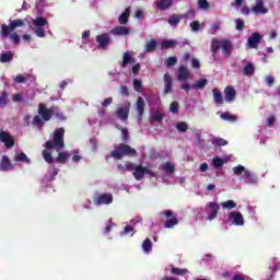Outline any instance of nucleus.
<instances>
[{
    "mask_svg": "<svg viewBox=\"0 0 280 280\" xmlns=\"http://www.w3.org/2000/svg\"><path fill=\"white\" fill-rule=\"evenodd\" d=\"M18 27H25V21L21 20V19H16L10 22V24H2L1 25V36L2 38H8V36L10 37V39L15 44L19 45V43H21V36H19L16 33H13L14 30H16ZM11 34V35H10Z\"/></svg>",
    "mask_w": 280,
    "mask_h": 280,
    "instance_id": "1",
    "label": "nucleus"
},
{
    "mask_svg": "<svg viewBox=\"0 0 280 280\" xmlns=\"http://www.w3.org/2000/svg\"><path fill=\"white\" fill-rule=\"evenodd\" d=\"M37 114L33 118V125L36 128H43L45 126V121H51V117H54V108H47L45 104L39 103L37 106Z\"/></svg>",
    "mask_w": 280,
    "mask_h": 280,
    "instance_id": "2",
    "label": "nucleus"
},
{
    "mask_svg": "<svg viewBox=\"0 0 280 280\" xmlns=\"http://www.w3.org/2000/svg\"><path fill=\"white\" fill-rule=\"evenodd\" d=\"M138 152L132 149L129 144L119 143L117 150L110 152V156L116 159V161H121L124 156H138Z\"/></svg>",
    "mask_w": 280,
    "mask_h": 280,
    "instance_id": "3",
    "label": "nucleus"
},
{
    "mask_svg": "<svg viewBox=\"0 0 280 280\" xmlns=\"http://www.w3.org/2000/svg\"><path fill=\"white\" fill-rule=\"evenodd\" d=\"M47 150H51L52 148H59L62 150L65 148V128L60 127L54 131L52 141L48 140L45 144Z\"/></svg>",
    "mask_w": 280,
    "mask_h": 280,
    "instance_id": "4",
    "label": "nucleus"
},
{
    "mask_svg": "<svg viewBox=\"0 0 280 280\" xmlns=\"http://www.w3.org/2000/svg\"><path fill=\"white\" fill-rule=\"evenodd\" d=\"M189 16H196V10L189 9L185 14H172L168 18L167 23L171 27H178L180 21H183V19H189Z\"/></svg>",
    "mask_w": 280,
    "mask_h": 280,
    "instance_id": "5",
    "label": "nucleus"
},
{
    "mask_svg": "<svg viewBox=\"0 0 280 280\" xmlns=\"http://www.w3.org/2000/svg\"><path fill=\"white\" fill-rule=\"evenodd\" d=\"M205 211L208 213L207 220H215L220 211V203L210 201L207 203Z\"/></svg>",
    "mask_w": 280,
    "mask_h": 280,
    "instance_id": "6",
    "label": "nucleus"
},
{
    "mask_svg": "<svg viewBox=\"0 0 280 280\" xmlns=\"http://www.w3.org/2000/svg\"><path fill=\"white\" fill-rule=\"evenodd\" d=\"M145 174H149V176H154V172H152L150 168L143 165H137L136 171H133V178H136V180H143V178H145Z\"/></svg>",
    "mask_w": 280,
    "mask_h": 280,
    "instance_id": "7",
    "label": "nucleus"
},
{
    "mask_svg": "<svg viewBox=\"0 0 280 280\" xmlns=\"http://www.w3.org/2000/svg\"><path fill=\"white\" fill-rule=\"evenodd\" d=\"M94 205L102 207V205H112L113 194L104 192L93 198Z\"/></svg>",
    "mask_w": 280,
    "mask_h": 280,
    "instance_id": "8",
    "label": "nucleus"
},
{
    "mask_svg": "<svg viewBox=\"0 0 280 280\" xmlns=\"http://www.w3.org/2000/svg\"><path fill=\"white\" fill-rule=\"evenodd\" d=\"M96 43L100 49H106L110 45V35L103 33L96 36Z\"/></svg>",
    "mask_w": 280,
    "mask_h": 280,
    "instance_id": "9",
    "label": "nucleus"
},
{
    "mask_svg": "<svg viewBox=\"0 0 280 280\" xmlns=\"http://www.w3.org/2000/svg\"><path fill=\"white\" fill-rule=\"evenodd\" d=\"M259 43H261V34L257 32L252 33L247 40L248 47H250V49H257V47H259Z\"/></svg>",
    "mask_w": 280,
    "mask_h": 280,
    "instance_id": "10",
    "label": "nucleus"
},
{
    "mask_svg": "<svg viewBox=\"0 0 280 280\" xmlns=\"http://www.w3.org/2000/svg\"><path fill=\"white\" fill-rule=\"evenodd\" d=\"M130 114V103L128 105L121 106L117 109L116 115L121 121H128V115Z\"/></svg>",
    "mask_w": 280,
    "mask_h": 280,
    "instance_id": "11",
    "label": "nucleus"
},
{
    "mask_svg": "<svg viewBox=\"0 0 280 280\" xmlns=\"http://www.w3.org/2000/svg\"><path fill=\"white\" fill-rule=\"evenodd\" d=\"M0 141L4 143L5 148H14V138L7 131H0Z\"/></svg>",
    "mask_w": 280,
    "mask_h": 280,
    "instance_id": "12",
    "label": "nucleus"
},
{
    "mask_svg": "<svg viewBox=\"0 0 280 280\" xmlns=\"http://www.w3.org/2000/svg\"><path fill=\"white\" fill-rule=\"evenodd\" d=\"M224 95L225 102H228V104H231V102H235V97H237V92L235 91V88L228 85L224 89Z\"/></svg>",
    "mask_w": 280,
    "mask_h": 280,
    "instance_id": "13",
    "label": "nucleus"
},
{
    "mask_svg": "<svg viewBox=\"0 0 280 280\" xmlns=\"http://www.w3.org/2000/svg\"><path fill=\"white\" fill-rule=\"evenodd\" d=\"M222 54L225 58H229L233 54V44L229 39L221 40Z\"/></svg>",
    "mask_w": 280,
    "mask_h": 280,
    "instance_id": "14",
    "label": "nucleus"
},
{
    "mask_svg": "<svg viewBox=\"0 0 280 280\" xmlns=\"http://www.w3.org/2000/svg\"><path fill=\"white\" fill-rule=\"evenodd\" d=\"M254 14H268V9L264 5V0H257L256 4L252 8Z\"/></svg>",
    "mask_w": 280,
    "mask_h": 280,
    "instance_id": "15",
    "label": "nucleus"
},
{
    "mask_svg": "<svg viewBox=\"0 0 280 280\" xmlns=\"http://www.w3.org/2000/svg\"><path fill=\"white\" fill-rule=\"evenodd\" d=\"M10 170H14V165L12 164L8 155H3L0 161V172H8Z\"/></svg>",
    "mask_w": 280,
    "mask_h": 280,
    "instance_id": "16",
    "label": "nucleus"
},
{
    "mask_svg": "<svg viewBox=\"0 0 280 280\" xmlns=\"http://www.w3.org/2000/svg\"><path fill=\"white\" fill-rule=\"evenodd\" d=\"M137 62V59L132 57V54L129 51H126L122 56V62L120 65L121 69H126L128 65H135Z\"/></svg>",
    "mask_w": 280,
    "mask_h": 280,
    "instance_id": "17",
    "label": "nucleus"
},
{
    "mask_svg": "<svg viewBox=\"0 0 280 280\" xmlns=\"http://www.w3.org/2000/svg\"><path fill=\"white\" fill-rule=\"evenodd\" d=\"M113 36H128L130 34V28L126 26H116L110 30Z\"/></svg>",
    "mask_w": 280,
    "mask_h": 280,
    "instance_id": "18",
    "label": "nucleus"
},
{
    "mask_svg": "<svg viewBox=\"0 0 280 280\" xmlns=\"http://www.w3.org/2000/svg\"><path fill=\"white\" fill-rule=\"evenodd\" d=\"M173 82H174V79L172 78V75H170V73H165L164 74V90H163L164 95H167V93H172Z\"/></svg>",
    "mask_w": 280,
    "mask_h": 280,
    "instance_id": "19",
    "label": "nucleus"
},
{
    "mask_svg": "<svg viewBox=\"0 0 280 280\" xmlns=\"http://www.w3.org/2000/svg\"><path fill=\"white\" fill-rule=\"evenodd\" d=\"M177 80L179 82H187L189 80V70L185 66L178 68Z\"/></svg>",
    "mask_w": 280,
    "mask_h": 280,
    "instance_id": "20",
    "label": "nucleus"
},
{
    "mask_svg": "<svg viewBox=\"0 0 280 280\" xmlns=\"http://www.w3.org/2000/svg\"><path fill=\"white\" fill-rule=\"evenodd\" d=\"M212 95L217 106H222V104H224V97L222 96V92L218 88L212 89Z\"/></svg>",
    "mask_w": 280,
    "mask_h": 280,
    "instance_id": "21",
    "label": "nucleus"
},
{
    "mask_svg": "<svg viewBox=\"0 0 280 280\" xmlns=\"http://www.w3.org/2000/svg\"><path fill=\"white\" fill-rule=\"evenodd\" d=\"M136 110L139 117H143V113H145V101L141 96L137 98Z\"/></svg>",
    "mask_w": 280,
    "mask_h": 280,
    "instance_id": "22",
    "label": "nucleus"
},
{
    "mask_svg": "<svg viewBox=\"0 0 280 280\" xmlns=\"http://www.w3.org/2000/svg\"><path fill=\"white\" fill-rule=\"evenodd\" d=\"M230 218H233V222L236 226H244V217L242 215V212H231Z\"/></svg>",
    "mask_w": 280,
    "mask_h": 280,
    "instance_id": "23",
    "label": "nucleus"
},
{
    "mask_svg": "<svg viewBox=\"0 0 280 280\" xmlns=\"http://www.w3.org/2000/svg\"><path fill=\"white\" fill-rule=\"evenodd\" d=\"M174 3V0H160L156 3V8L158 10H161L162 12H164V10H170V8H172Z\"/></svg>",
    "mask_w": 280,
    "mask_h": 280,
    "instance_id": "24",
    "label": "nucleus"
},
{
    "mask_svg": "<svg viewBox=\"0 0 280 280\" xmlns=\"http://www.w3.org/2000/svg\"><path fill=\"white\" fill-rule=\"evenodd\" d=\"M129 19H130V10L125 9V11L118 16L119 25H128Z\"/></svg>",
    "mask_w": 280,
    "mask_h": 280,
    "instance_id": "25",
    "label": "nucleus"
},
{
    "mask_svg": "<svg viewBox=\"0 0 280 280\" xmlns=\"http://www.w3.org/2000/svg\"><path fill=\"white\" fill-rule=\"evenodd\" d=\"M14 161L15 163H26V164L32 163L30 158H27V154H25L24 152L16 153L14 156Z\"/></svg>",
    "mask_w": 280,
    "mask_h": 280,
    "instance_id": "26",
    "label": "nucleus"
},
{
    "mask_svg": "<svg viewBox=\"0 0 280 280\" xmlns=\"http://www.w3.org/2000/svg\"><path fill=\"white\" fill-rule=\"evenodd\" d=\"M156 47H159V42L151 39L145 44V52L152 54V51H156Z\"/></svg>",
    "mask_w": 280,
    "mask_h": 280,
    "instance_id": "27",
    "label": "nucleus"
},
{
    "mask_svg": "<svg viewBox=\"0 0 280 280\" xmlns=\"http://www.w3.org/2000/svg\"><path fill=\"white\" fill-rule=\"evenodd\" d=\"M34 27H45V25L49 26V21L43 16H38L33 20Z\"/></svg>",
    "mask_w": 280,
    "mask_h": 280,
    "instance_id": "28",
    "label": "nucleus"
},
{
    "mask_svg": "<svg viewBox=\"0 0 280 280\" xmlns=\"http://www.w3.org/2000/svg\"><path fill=\"white\" fill-rule=\"evenodd\" d=\"M221 47H222V40H219L218 38L212 39L210 49L213 56H215L218 51H220Z\"/></svg>",
    "mask_w": 280,
    "mask_h": 280,
    "instance_id": "29",
    "label": "nucleus"
},
{
    "mask_svg": "<svg viewBox=\"0 0 280 280\" xmlns=\"http://www.w3.org/2000/svg\"><path fill=\"white\" fill-rule=\"evenodd\" d=\"M14 60V54L12 51L2 52L0 55V62H12Z\"/></svg>",
    "mask_w": 280,
    "mask_h": 280,
    "instance_id": "30",
    "label": "nucleus"
},
{
    "mask_svg": "<svg viewBox=\"0 0 280 280\" xmlns=\"http://www.w3.org/2000/svg\"><path fill=\"white\" fill-rule=\"evenodd\" d=\"M71 155L68 153V152H59L58 153V156H57V159H56V162L57 163H61V165H65V163H67V161H69V158H70Z\"/></svg>",
    "mask_w": 280,
    "mask_h": 280,
    "instance_id": "31",
    "label": "nucleus"
},
{
    "mask_svg": "<svg viewBox=\"0 0 280 280\" xmlns=\"http://www.w3.org/2000/svg\"><path fill=\"white\" fill-rule=\"evenodd\" d=\"M178 45V42L174 39H165L162 42V49H174Z\"/></svg>",
    "mask_w": 280,
    "mask_h": 280,
    "instance_id": "32",
    "label": "nucleus"
},
{
    "mask_svg": "<svg viewBox=\"0 0 280 280\" xmlns=\"http://www.w3.org/2000/svg\"><path fill=\"white\" fill-rule=\"evenodd\" d=\"M178 224V218L173 217L164 222V229H174Z\"/></svg>",
    "mask_w": 280,
    "mask_h": 280,
    "instance_id": "33",
    "label": "nucleus"
},
{
    "mask_svg": "<svg viewBox=\"0 0 280 280\" xmlns=\"http://www.w3.org/2000/svg\"><path fill=\"white\" fill-rule=\"evenodd\" d=\"M212 145H217L218 148H222L224 145H229V141L224 140L223 138H212L211 141Z\"/></svg>",
    "mask_w": 280,
    "mask_h": 280,
    "instance_id": "34",
    "label": "nucleus"
},
{
    "mask_svg": "<svg viewBox=\"0 0 280 280\" xmlns=\"http://www.w3.org/2000/svg\"><path fill=\"white\" fill-rule=\"evenodd\" d=\"M220 117L224 121H237V116L231 115L229 112L221 113Z\"/></svg>",
    "mask_w": 280,
    "mask_h": 280,
    "instance_id": "35",
    "label": "nucleus"
},
{
    "mask_svg": "<svg viewBox=\"0 0 280 280\" xmlns=\"http://www.w3.org/2000/svg\"><path fill=\"white\" fill-rule=\"evenodd\" d=\"M209 83V81L207 79H201L195 83L191 84V89H205V86H207V84Z\"/></svg>",
    "mask_w": 280,
    "mask_h": 280,
    "instance_id": "36",
    "label": "nucleus"
},
{
    "mask_svg": "<svg viewBox=\"0 0 280 280\" xmlns=\"http://www.w3.org/2000/svg\"><path fill=\"white\" fill-rule=\"evenodd\" d=\"M187 272H189L187 269H180L176 267L171 268V275H175L177 277H184V275H187Z\"/></svg>",
    "mask_w": 280,
    "mask_h": 280,
    "instance_id": "37",
    "label": "nucleus"
},
{
    "mask_svg": "<svg viewBox=\"0 0 280 280\" xmlns=\"http://www.w3.org/2000/svg\"><path fill=\"white\" fill-rule=\"evenodd\" d=\"M33 32H34V34H36V36L38 38H45V36H46L45 27H43V26L33 27Z\"/></svg>",
    "mask_w": 280,
    "mask_h": 280,
    "instance_id": "38",
    "label": "nucleus"
},
{
    "mask_svg": "<svg viewBox=\"0 0 280 280\" xmlns=\"http://www.w3.org/2000/svg\"><path fill=\"white\" fill-rule=\"evenodd\" d=\"M255 73V66L253 63H247L245 65L243 69V74L244 75H253Z\"/></svg>",
    "mask_w": 280,
    "mask_h": 280,
    "instance_id": "39",
    "label": "nucleus"
},
{
    "mask_svg": "<svg viewBox=\"0 0 280 280\" xmlns=\"http://www.w3.org/2000/svg\"><path fill=\"white\" fill-rule=\"evenodd\" d=\"M142 250H144V253L152 250V241L150 238H145L142 243Z\"/></svg>",
    "mask_w": 280,
    "mask_h": 280,
    "instance_id": "40",
    "label": "nucleus"
},
{
    "mask_svg": "<svg viewBox=\"0 0 280 280\" xmlns=\"http://www.w3.org/2000/svg\"><path fill=\"white\" fill-rule=\"evenodd\" d=\"M221 207H223V209H235L237 207V203H235V201L233 200H228V201H223L221 202Z\"/></svg>",
    "mask_w": 280,
    "mask_h": 280,
    "instance_id": "41",
    "label": "nucleus"
},
{
    "mask_svg": "<svg viewBox=\"0 0 280 280\" xmlns=\"http://www.w3.org/2000/svg\"><path fill=\"white\" fill-rule=\"evenodd\" d=\"M176 129L179 130V132H187V130H189V125L185 121H179L176 124Z\"/></svg>",
    "mask_w": 280,
    "mask_h": 280,
    "instance_id": "42",
    "label": "nucleus"
},
{
    "mask_svg": "<svg viewBox=\"0 0 280 280\" xmlns=\"http://www.w3.org/2000/svg\"><path fill=\"white\" fill-rule=\"evenodd\" d=\"M42 154H43L44 161H46V163H49V164L54 163V156L51 155V152L44 150Z\"/></svg>",
    "mask_w": 280,
    "mask_h": 280,
    "instance_id": "43",
    "label": "nucleus"
},
{
    "mask_svg": "<svg viewBox=\"0 0 280 280\" xmlns=\"http://www.w3.org/2000/svg\"><path fill=\"white\" fill-rule=\"evenodd\" d=\"M212 165L215 170H220V167L224 165V160H222L221 158H213Z\"/></svg>",
    "mask_w": 280,
    "mask_h": 280,
    "instance_id": "44",
    "label": "nucleus"
},
{
    "mask_svg": "<svg viewBox=\"0 0 280 280\" xmlns=\"http://www.w3.org/2000/svg\"><path fill=\"white\" fill-rule=\"evenodd\" d=\"M246 168L243 165H237L233 167L234 176H242V174H244Z\"/></svg>",
    "mask_w": 280,
    "mask_h": 280,
    "instance_id": "45",
    "label": "nucleus"
},
{
    "mask_svg": "<svg viewBox=\"0 0 280 280\" xmlns=\"http://www.w3.org/2000/svg\"><path fill=\"white\" fill-rule=\"evenodd\" d=\"M133 89L137 91V93H141V91H143V84L141 83V80H133Z\"/></svg>",
    "mask_w": 280,
    "mask_h": 280,
    "instance_id": "46",
    "label": "nucleus"
},
{
    "mask_svg": "<svg viewBox=\"0 0 280 280\" xmlns=\"http://www.w3.org/2000/svg\"><path fill=\"white\" fill-rule=\"evenodd\" d=\"M242 178H244L247 183H253V172L245 170Z\"/></svg>",
    "mask_w": 280,
    "mask_h": 280,
    "instance_id": "47",
    "label": "nucleus"
},
{
    "mask_svg": "<svg viewBox=\"0 0 280 280\" xmlns=\"http://www.w3.org/2000/svg\"><path fill=\"white\" fill-rule=\"evenodd\" d=\"M244 20L243 19H236L235 20V27L238 32H242V30H244Z\"/></svg>",
    "mask_w": 280,
    "mask_h": 280,
    "instance_id": "48",
    "label": "nucleus"
},
{
    "mask_svg": "<svg viewBox=\"0 0 280 280\" xmlns=\"http://www.w3.org/2000/svg\"><path fill=\"white\" fill-rule=\"evenodd\" d=\"M163 117H165V115H163L162 113H156L151 116V120L158 121L159 124H161V121H163Z\"/></svg>",
    "mask_w": 280,
    "mask_h": 280,
    "instance_id": "49",
    "label": "nucleus"
},
{
    "mask_svg": "<svg viewBox=\"0 0 280 280\" xmlns=\"http://www.w3.org/2000/svg\"><path fill=\"white\" fill-rule=\"evenodd\" d=\"M178 108H179L178 102L171 103L170 112L173 113V115H176L178 113Z\"/></svg>",
    "mask_w": 280,
    "mask_h": 280,
    "instance_id": "50",
    "label": "nucleus"
},
{
    "mask_svg": "<svg viewBox=\"0 0 280 280\" xmlns=\"http://www.w3.org/2000/svg\"><path fill=\"white\" fill-rule=\"evenodd\" d=\"M52 117H57V119H59L60 121L67 120V117L65 116V114H62L60 112H56V109H54Z\"/></svg>",
    "mask_w": 280,
    "mask_h": 280,
    "instance_id": "51",
    "label": "nucleus"
},
{
    "mask_svg": "<svg viewBox=\"0 0 280 280\" xmlns=\"http://www.w3.org/2000/svg\"><path fill=\"white\" fill-rule=\"evenodd\" d=\"M176 62H178V59H176V57H168L166 59V67H174V65H176Z\"/></svg>",
    "mask_w": 280,
    "mask_h": 280,
    "instance_id": "52",
    "label": "nucleus"
},
{
    "mask_svg": "<svg viewBox=\"0 0 280 280\" xmlns=\"http://www.w3.org/2000/svg\"><path fill=\"white\" fill-rule=\"evenodd\" d=\"M198 7L201 10H209V2L207 0H198Z\"/></svg>",
    "mask_w": 280,
    "mask_h": 280,
    "instance_id": "53",
    "label": "nucleus"
},
{
    "mask_svg": "<svg viewBox=\"0 0 280 280\" xmlns=\"http://www.w3.org/2000/svg\"><path fill=\"white\" fill-rule=\"evenodd\" d=\"M5 105H8V94L3 92L0 95V106H5Z\"/></svg>",
    "mask_w": 280,
    "mask_h": 280,
    "instance_id": "54",
    "label": "nucleus"
},
{
    "mask_svg": "<svg viewBox=\"0 0 280 280\" xmlns=\"http://www.w3.org/2000/svg\"><path fill=\"white\" fill-rule=\"evenodd\" d=\"M164 171L166 174H174V165H172L170 162H166L164 165Z\"/></svg>",
    "mask_w": 280,
    "mask_h": 280,
    "instance_id": "55",
    "label": "nucleus"
},
{
    "mask_svg": "<svg viewBox=\"0 0 280 280\" xmlns=\"http://www.w3.org/2000/svg\"><path fill=\"white\" fill-rule=\"evenodd\" d=\"M132 74L133 75H138L139 71H141V63H136L132 66L131 68Z\"/></svg>",
    "mask_w": 280,
    "mask_h": 280,
    "instance_id": "56",
    "label": "nucleus"
},
{
    "mask_svg": "<svg viewBox=\"0 0 280 280\" xmlns=\"http://www.w3.org/2000/svg\"><path fill=\"white\" fill-rule=\"evenodd\" d=\"M190 27L192 32H198V30H200V22L198 21H192L190 23Z\"/></svg>",
    "mask_w": 280,
    "mask_h": 280,
    "instance_id": "57",
    "label": "nucleus"
},
{
    "mask_svg": "<svg viewBox=\"0 0 280 280\" xmlns=\"http://www.w3.org/2000/svg\"><path fill=\"white\" fill-rule=\"evenodd\" d=\"M113 226H115V223H113V221H108L107 225L105 226V235H108V233H110V231H113Z\"/></svg>",
    "mask_w": 280,
    "mask_h": 280,
    "instance_id": "58",
    "label": "nucleus"
},
{
    "mask_svg": "<svg viewBox=\"0 0 280 280\" xmlns=\"http://www.w3.org/2000/svg\"><path fill=\"white\" fill-rule=\"evenodd\" d=\"M120 93L125 96L128 97L130 95V91L128 90V86L121 85L120 86Z\"/></svg>",
    "mask_w": 280,
    "mask_h": 280,
    "instance_id": "59",
    "label": "nucleus"
},
{
    "mask_svg": "<svg viewBox=\"0 0 280 280\" xmlns=\"http://www.w3.org/2000/svg\"><path fill=\"white\" fill-rule=\"evenodd\" d=\"M120 130L122 135V141H128L129 139L128 128H121Z\"/></svg>",
    "mask_w": 280,
    "mask_h": 280,
    "instance_id": "60",
    "label": "nucleus"
},
{
    "mask_svg": "<svg viewBox=\"0 0 280 280\" xmlns=\"http://www.w3.org/2000/svg\"><path fill=\"white\" fill-rule=\"evenodd\" d=\"M276 121H277V118L275 116H270L269 118H267V126H269V128H272Z\"/></svg>",
    "mask_w": 280,
    "mask_h": 280,
    "instance_id": "61",
    "label": "nucleus"
},
{
    "mask_svg": "<svg viewBox=\"0 0 280 280\" xmlns=\"http://www.w3.org/2000/svg\"><path fill=\"white\" fill-rule=\"evenodd\" d=\"M266 84H267V86L273 85L275 84V77H272V75L266 77Z\"/></svg>",
    "mask_w": 280,
    "mask_h": 280,
    "instance_id": "62",
    "label": "nucleus"
},
{
    "mask_svg": "<svg viewBox=\"0 0 280 280\" xmlns=\"http://www.w3.org/2000/svg\"><path fill=\"white\" fill-rule=\"evenodd\" d=\"M191 67H192V69H200V60L192 58Z\"/></svg>",
    "mask_w": 280,
    "mask_h": 280,
    "instance_id": "63",
    "label": "nucleus"
},
{
    "mask_svg": "<svg viewBox=\"0 0 280 280\" xmlns=\"http://www.w3.org/2000/svg\"><path fill=\"white\" fill-rule=\"evenodd\" d=\"M12 101L13 102H23V95L22 94H13Z\"/></svg>",
    "mask_w": 280,
    "mask_h": 280,
    "instance_id": "64",
    "label": "nucleus"
}]
</instances>
